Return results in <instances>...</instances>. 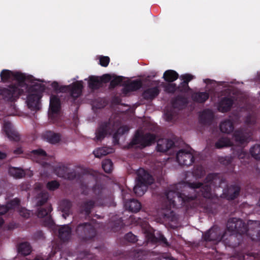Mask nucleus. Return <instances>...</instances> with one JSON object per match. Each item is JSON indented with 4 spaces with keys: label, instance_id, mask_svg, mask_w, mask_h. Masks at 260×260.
<instances>
[{
    "label": "nucleus",
    "instance_id": "7ed1b4c3",
    "mask_svg": "<svg viewBox=\"0 0 260 260\" xmlns=\"http://www.w3.org/2000/svg\"><path fill=\"white\" fill-rule=\"evenodd\" d=\"M222 182V179L216 173L209 174L204 180V182H192L189 183V187L192 189H199V196L208 199H212L213 194L211 186L219 187Z\"/></svg>",
    "mask_w": 260,
    "mask_h": 260
},
{
    "label": "nucleus",
    "instance_id": "aec40b11",
    "mask_svg": "<svg viewBox=\"0 0 260 260\" xmlns=\"http://www.w3.org/2000/svg\"><path fill=\"white\" fill-rule=\"evenodd\" d=\"M213 118V113L210 109H206L204 110L199 116L200 122L205 125L211 124Z\"/></svg>",
    "mask_w": 260,
    "mask_h": 260
},
{
    "label": "nucleus",
    "instance_id": "dca6fc26",
    "mask_svg": "<svg viewBox=\"0 0 260 260\" xmlns=\"http://www.w3.org/2000/svg\"><path fill=\"white\" fill-rule=\"evenodd\" d=\"M241 188L237 185L228 186L223 190V196L229 201H233L239 196Z\"/></svg>",
    "mask_w": 260,
    "mask_h": 260
},
{
    "label": "nucleus",
    "instance_id": "ea45409f",
    "mask_svg": "<svg viewBox=\"0 0 260 260\" xmlns=\"http://www.w3.org/2000/svg\"><path fill=\"white\" fill-rule=\"evenodd\" d=\"M68 171H69V168L63 165H60L57 167L55 169V172L57 175L59 177L63 178L66 176V174Z\"/></svg>",
    "mask_w": 260,
    "mask_h": 260
},
{
    "label": "nucleus",
    "instance_id": "f3484780",
    "mask_svg": "<svg viewBox=\"0 0 260 260\" xmlns=\"http://www.w3.org/2000/svg\"><path fill=\"white\" fill-rule=\"evenodd\" d=\"M5 132L10 140L18 142L20 140V137L18 132L12 128V124L10 122H6L4 124Z\"/></svg>",
    "mask_w": 260,
    "mask_h": 260
},
{
    "label": "nucleus",
    "instance_id": "20e7f679",
    "mask_svg": "<svg viewBox=\"0 0 260 260\" xmlns=\"http://www.w3.org/2000/svg\"><path fill=\"white\" fill-rule=\"evenodd\" d=\"M93 192L95 197L92 199H85L82 201L79 205V209L81 213L89 216L91 210L95 207V205L102 206L104 204L105 198L104 190L103 186L99 183H96L93 186Z\"/></svg>",
    "mask_w": 260,
    "mask_h": 260
},
{
    "label": "nucleus",
    "instance_id": "13d9d810",
    "mask_svg": "<svg viewBox=\"0 0 260 260\" xmlns=\"http://www.w3.org/2000/svg\"><path fill=\"white\" fill-rule=\"evenodd\" d=\"M33 237L35 240H43L45 238L44 233L42 231H38L35 232Z\"/></svg>",
    "mask_w": 260,
    "mask_h": 260
},
{
    "label": "nucleus",
    "instance_id": "bb28decb",
    "mask_svg": "<svg viewBox=\"0 0 260 260\" xmlns=\"http://www.w3.org/2000/svg\"><path fill=\"white\" fill-rule=\"evenodd\" d=\"M125 206L126 208L132 212H138L141 208V203L138 200L134 199L126 202L125 203Z\"/></svg>",
    "mask_w": 260,
    "mask_h": 260
},
{
    "label": "nucleus",
    "instance_id": "2f4dec72",
    "mask_svg": "<svg viewBox=\"0 0 260 260\" xmlns=\"http://www.w3.org/2000/svg\"><path fill=\"white\" fill-rule=\"evenodd\" d=\"M46 138L49 143L54 144L60 141L61 135L58 133L49 132L46 134Z\"/></svg>",
    "mask_w": 260,
    "mask_h": 260
},
{
    "label": "nucleus",
    "instance_id": "a19ab883",
    "mask_svg": "<svg viewBox=\"0 0 260 260\" xmlns=\"http://www.w3.org/2000/svg\"><path fill=\"white\" fill-rule=\"evenodd\" d=\"M250 153L254 158L260 160V145L256 144L251 147Z\"/></svg>",
    "mask_w": 260,
    "mask_h": 260
},
{
    "label": "nucleus",
    "instance_id": "3c124183",
    "mask_svg": "<svg viewBox=\"0 0 260 260\" xmlns=\"http://www.w3.org/2000/svg\"><path fill=\"white\" fill-rule=\"evenodd\" d=\"M194 78V76L190 74H185L181 75L180 79L186 83L188 84V83Z\"/></svg>",
    "mask_w": 260,
    "mask_h": 260
},
{
    "label": "nucleus",
    "instance_id": "f257e3e1",
    "mask_svg": "<svg viewBox=\"0 0 260 260\" xmlns=\"http://www.w3.org/2000/svg\"><path fill=\"white\" fill-rule=\"evenodd\" d=\"M167 201L162 205V209L167 211L171 210L172 208H178L185 206L190 208H196L198 197L194 196H186L184 193L174 189H169L166 193Z\"/></svg>",
    "mask_w": 260,
    "mask_h": 260
},
{
    "label": "nucleus",
    "instance_id": "393cba45",
    "mask_svg": "<svg viewBox=\"0 0 260 260\" xmlns=\"http://www.w3.org/2000/svg\"><path fill=\"white\" fill-rule=\"evenodd\" d=\"M72 207V203L69 200L64 199L60 202L59 208L61 212L63 213L62 215L64 218H66V216L70 214Z\"/></svg>",
    "mask_w": 260,
    "mask_h": 260
},
{
    "label": "nucleus",
    "instance_id": "6e6552de",
    "mask_svg": "<svg viewBox=\"0 0 260 260\" xmlns=\"http://www.w3.org/2000/svg\"><path fill=\"white\" fill-rule=\"evenodd\" d=\"M75 233L82 242H87L93 240L96 235V231L89 222L79 223L76 226Z\"/></svg>",
    "mask_w": 260,
    "mask_h": 260
},
{
    "label": "nucleus",
    "instance_id": "2eb2a0df",
    "mask_svg": "<svg viewBox=\"0 0 260 260\" xmlns=\"http://www.w3.org/2000/svg\"><path fill=\"white\" fill-rule=\"evenodd\" d=\"M114 129V124L110 119L108 121L102 123L96 130L95 140L101 141L106 137L109 132L113 131Z\"/></svg>",
    "mask_w": 260,
    "mask_h": 260
},
{
    "label": "nucleus",
    "instance_id": "4d7b16f0",
    "mask_svg": "<svg viewBox=\"0 0 260 260\" xmlns=\"http://www.w3.org/2000/svg\"><path fill=\"white\" fill-rule=\"evenodd\" d=\"M146 237L148 242H150L152 243H157V237H156L154 234L148 233H147Z\"/></svg>",
    "mask_w": 260,
    "mask_h": 260
},
{
    "label": "nucleus",
    "instance_id": "4468645a",
    "mask_svg": "<svg viewBox=\"0 0 260 260\" xmlns=\"http://www.w3.org/2000/svg\"><path fill=\"white\" fill-rule=\"evenodd\" d=\"M176 159L180 166L187 167L191 166L194 161L192 153L184 149H181L177 152Z\"/></svg>",
    "mask_w": 260,
    "mask_h": 260
},
{
    "label": "nucleus",
    "instance_id": "f704fd0d",
    "mask_svg": "<svg viewBox=\"0 0 260 260\" xmlns=\"http://www.w3.org/2000/svg\"><path fill=\"white\" fill-rule=\"evenodd\" d=\"M9 174L15 178H21L25 176L23 170L15 167H11L9 170Z\"/></svg>",
    "mask_w": 260,
    "mask_h": 260
},
{
    "label": "nucleus",
    "instance_id": "864d4df0",
    "mask_svg": "<svg viewBox=\"0 0 260 260\" xmlns=\"http://www.w3.org/2000/svg\"><path fill=\"white\" fill-rule=\"evenodd\" d=\"M160 242L165 245L166 247L169 246V244L167 241V239L160 233H158V237H157V243Z\"/></svg>",
    "mask_w": 260,
    "mask_h": 260
},
{
    "label": "nucleus",
    "instance_id": "0eeeda50",
    "mask_svg": "<svg viewBox=\"0 0 260 260\" xmlns=\"http://www.w3.org/2000/svg\"><path fill=\"white\" fill-rule=\"evenodd\" d=\"M155 134L150 133L143 134L137 131L128 144V148H133L134 145H138L139 148L143 149L154 144L155 142Z\"/></svg>",
    "mask_w": 260,
    "mask_h": 260
},
{
    "label": "nucleus",
    "instance_id": "a18cd8bd",
    "mask_svg": "<svg viewBox=\"0 0 260 260\" xmlns=\"http://www.w3.org/2000/svg\"><path fill=\"white\" fill-rule=\"evenodd\" d=\"M205 173V170L202 166H196L194 167L193 174L197 178L202 177Z\"/></svg>",
    "mask_w": 260,
    "mask_h": 260
},
{
    "label": "nucleus",
    "instance_id": "7c9ffc66",
    "mask_svg": "<svg viewBox=\"0 0 260 260\" xmlns=\"http://www.w3.org/2000/svg\"><path fill=\"white\" fill-rule=\"evenodd\" d=\"M18 252L22 255H29L31 251V247L30 244L27 242H22L20 243L17 247Z\"/></svg>",
    "mask_w": 260,
    "mask_h": 260
},
{
    "label": "nucleus",
    "instance_id": "8fccbe9b",
    "mask_svg": "<svg viewBox=\"0 0 260 260\" xmlns=\"http://www.w3.org/2000/svg\"><path fill=\"white\" fill-rule=\"evenodd\" d=\"M124 239L125 240L131 243H135L138 241L137 236L134 235L132 232L127 233L124 236Z\"/></svg>",
    "mask_w": 260,
    "mask_h": 260
},
{
    "label": "nucleus",
    "instance_id": "37998d69",
    "mask_svg": "<svg viewBox=\"0 0 260 260\" xmlns=\"http://www.w3.org/2000/svg\"><path fill=\"white\" fill-rule=\"evenodd\" d=\"M96 157L100 158L103 156L107 155L110 153L109 149L106 147L99 148L93 152Z\"/></svg>",
    "mask_w": 260,
    "mask_h": 260
},
{
    "label": "nucleus",
    "instance_id": "39448f33",
    "mask_svg": "<svg viewBox=\"0 0 260 260\" xmlns=\"http://www.w3.org/2000/svg\"><path fill=\"white\" fill-rule=\"evenodd\" d=\"M45 89L44 85L39 83H36L28 88L27 90L30 93L27 97L26 102L28 107L31 110L38 111L41 109L40 100Z\"/></svg>",
    "mask_w": 260,
    "mask_h": 260
},
{
    "label": "nucleus",
    "instance_id": "052dcab7",
    "mask_svg": "<svg viewBox=\"0 0 260 260\" xmlns=\"http://www.w3.org/2000/svg\"><path fill=\"white\" fill-rule=\"evenodd\" d=\"M166 119L167 121H171L174 117V113L172 111H167L165 113Z\"/></svg>",
    "mask_w": 260,
    "mask_h": 260
},
{
    "label": "nucleus",
    "instance_id": "e433bc0d",
    "mask_svg": "<svg viewBox=\"0 0 260 260\" xmlns=\"http://www.w3.org/2000/svg\"><path fill=\"white\" fill-rule=\"evenodd\" d=\"M78 258L80 260H96V256L87 251H83L78 254Z\"/></svg>",
    "mask_w": 260,
    "mask_h": 260
},
{
    "label": "nucleus",
    "instance_id": "6e6d98bb",
    "mask_svg": "<svg viewBox=\"0 0 260 260\" xmlns=\"http://www.w3.org/2000/svg\"><path fill=\"white\" fill-rule=\"evenodd\" d=\"M255 122V118L251 115L246 116L245 123L248 126L254 125Z\"/></svg>",
    "mask_w": 260,
    "mask_h": 260
},
{
    "label": "nucleus",
    "instance_id": "680f3d73",
    "mask_svg": "<svg viewBox=\"0 0 260 260\" xmlns=\"http://www.w3.org/2000/svg\"><path fill=\"white\" fill-rule=\"evenodd\" d=\"M20 215L24 218H27L29 217V211L26 209L23 208L20 210Z\"/></svg>",
    "mask_w": 260,
    "mask_h": 260
},
{
    "label": "nucleus",
    "instance_id": "412c9836",
    "mask_svg": "<svg viewBox=\"0 0 260 260\" xmlns=\"http://www.w3.org/2000/svg\"><path fill=\"white\" fill-rule=\"evenodd\" d=\"M49 109L52 114H57L60 110V101L58 96L52 95L50 98Z\"/></svg>",
    "mask_w": 260,
    "mask_h": 260
},
{
    "label": "nucleus",
    "instance_id": "79ce46f5",
    "mask_svg": "<svg viewBox=\"0 0 260 260\" xmlns=\"http://www.w3.org/2000/svg\"><path fill=\"white\" fill-rule=\"evenodd\" d=\"M164 90L168 93H174L177 91V85L172 82H169L164 85Z\"/></svg>",
    "mask_w": 260,
    "mask_h": 260
},
{
    "label": "nucleus",
    "instance_id": "5fc2aeb1",
    "mask_svg": "<svg viewBox=\"0 0 260 260\" xmlns=\"http://www.w3.org/2000/svg\"><path fill=\"white\" fill-rule=\"evenodd\" d=\"M31 153L36 156H46L47 153L45 151L42 149L34 150L31 151Z\"/></svg>",
    "mask_w": 260,
    "mask_h": 260
},
{
    "label": "nucleus",
    "instance_id": "c756f323",
    "mask_svg": "<svg viewBox=\"0 0 260 260\" xmlns=\"http://www.w3.org/2000/svg\"><path fill=\"white\" fill-rule=\"evenodd\" d=\"M143 85L140 80H135L126 85L124 90L128 91H135L140 89Z\"/></svg>",
    "mask_w": 260,
    "mask_h": 260
},
{
    "label": "nucleus",
    "instance_id": "338daca9",
    "mask_svg": "<svg viewBox=\"0 0 260 260\" xmlns=\"http://www.w3.org/2000/svg\"><path fill=\"white\" fill-rule=\"evenodd\" d=\"M140 219L139 218H137L134 215H131L129 217L128 220L131 224H138L139 223L138 221V220Z\"/></svg>",
    "mask_w": 260,
    "mask_h": 260
},
{
    "label": "nucleus",
    "instance_id": "4be33fe9",
    "mask_svg": "<svg viewBox=\"0 0 260 260\" xmlns=\"http://www.w3.org/2000/svg\"><path fill=\"white\" fill-rule=\"evenodd\" d=\"M160 93V90L157 86L149 88L145 90L142 96L145 100H153Z\"/></svg>",
    "mask_w": 260,
    "mask_h": 260
},
{
    "label": "nucleus",
    "instance_id": "9d476101",
    "mask_svg": "<svg viewBox=\"0 0 260 260\" xmlns=\"http://www.w3.org/2000/svg\"><path fill=\"white\" fill-rule=\"evenodd\" d=\"M226 228L228 231L242 235H248V225L241 219L231 218L228 221Z\"/></svg>",
    "mask_w": 260,
    "mask_h": 260
},
{
    "label": "nucleus",
    "instance_id": "cd10ccee",
    "mask_svg": "<svg viewBox=\"0 0 260 260\" xmlns=\"http://www.w3.org/2000/svg\"><path fill=\"white\" fill-rule=\"evenodd\" d=\"M13 78L16 80L18 82L15 83L19 88L24 87L27 88V85L25 84V81L27 79L26 77L24 74L19 72H14Z\"/></svg>",
    "mask_w": 260,
    "mask_h": 260
},
{
    "label": "nucleus",
    "instance_id": "0e129e2a",
    "mask_svg": "<svg viewBox=\"0 0 260 260\" xmlns=\"http://www.w3.org/2000/svg\"><path fill=\"white\" fill-rule=\"evenodd\" d=\"M70 87V86H69V85H67V86L61 85V86H60L57 92H69Z\"/></svg>",
    "mask_w": 260,
    "mask_h": 260
},
{
    "label": "nucleus",
    "instance_id": "e2e57ef3",
    "mask_svg": "<svg viewBox=\"0 0 260 260\" xmlns=\"http://www.w3.org/2000/svg\"><path fill=\"white\" fill-rule=\"evenodd\" d=\"M10 207L7 205H3L0 207V215H2L6 213L9 210Z\"/></svg>",
    "mask_w": 260,
    "mask_h": 260
},
{
    "label": "nucleus",
    "instance_id": "c9c22d12",
    "mask_svg": "<svg viewBox=\"0 0 260 260\" xmlns=\"http://www.w3.org/2000/svg\"><path fill=\"white\" fill-rule=\"evenodd\" d=\"M110 80L109 89H113L119 85L123 80L124 77L120 76L113 75Z\"/></svg>",
    "mask_w": 260,
    "mask_h": 260
},
{
    "label": "nucleus",
    "instance_id": "09e8293b",
    "mask_svg": "<svg viewBox=\"0 0 260 260\" xmlns=\"http://www.w3.org/2000/svg\"><path fill=\"white\" fill-rule=\"evenodd\" d=\"M99 64L104 67H107L110 61V59L108 56L101 55L99 56Z\"/></svg>",
    "mask_w": 260,
    "mask_h": 260
},
{
    "label": "nucleus",
    "instance_id": "774afa93",
    "mask_svg": "<svg viewBox=\"0 0 260 260\" xmlns=\"http://www.w3.org/2000/svg\"><path fill=\"white\" fill-rule=\"evenodd\" d=\"M155 260H174L173 257L168 255H162L158 257L155 259Z\"/></svg>",
    "mask_w": 260,
    "mask_h": 260
},
{
    "label": "nucleus",
    "instance_id": "c03bdc74",
    "mask_svg": "<svg viewBox=\"0 0 260 260\" xmlns=\"http://www.w3.org/2000/svg\"><path fill=\"white\" fill-rule=\"evenodd\" d=\"M177 91L180 93H187L191 90L188 84L183 81L177 86Z\"/></svg>",
    "mask_w": 260,
    "mask_h": 260
},
{
    "label": "nucleus",
    "instance_id": "a878e982",
    "mask_svg": "<svg viewBox=\"0 0 260 260\" xmlns=\"http://www.w3.org/2000/svg\"><path fill=\"white\" fill-rule=\"evenodd\" d=\"M220 131L223 133L230 134L233 132L234 129V125L233 122L227 119L222 121L219 125Z\"/></svg>",
    "mask_w": 260,
    "mask_h": 260
},
{
    "label": "nucleus",
    "instance_id": "6ab92c4d",
    "mask_svg": "<svg viewBox=\"0 0 260 260\" xmlns=\"http://www.w3.org/2000/svg\"><path fill=\"white\" fill-rule=\"evenodd\" d=\"M234 104V100L232 97H224L219 103L218 110L222 112L229 111Z\"/></svg>",
    "mask_w": 260,
    "mask_h": 260
},
{
    "label": "nucleus",
    "instance_id": "de8ad7c7",
    "mask_svg": "<svg viewBox=\"0 0 260 260\" xmlns=\"http://www.w3.org/2000/svg\"><path fill=\"white\" fill-rule=\"evenodd\" d=\"M60 184L56 180L49 181L46 185L47 188L51 191H54L58 188Z\"/></svg>",
    "mask_w": 260,
    "mask_h": 260
},
{
    "label": "nucleus",
    "instance_id": "69168bd1",
    "mask_svg": "<svg viewBox=\"0 0 260 260\" xmlns=\"http://www.w3.org/2000/svg\"><path fill=\"white\" fill-rule=\"evenodd\" d=\"M20 204V200L17 198L11 201L9 204L11 207H16Z\"/></svg>",
    "mask_w": 260,
    "mask_h": 260
},
{
    "label": "nucleus",
    "instance_id": "a211bd4d",
    "mask_svg": "<svg viewBox=\"0 0 260 260\" xmlns=\"http://www.w3.org/2000/svg\"><path fill=\"white\" fill-rule=\"evenodd\" d=\"M69 92L70 95L75 99L78 98L82 93V89L83 88V82L82 81H78L69 85Z\"/></svg>",
    "mask_w": 260,
    "mask_h": 260
},
{
    "label": "nucleus",
    "instance_id": "423d86ee",
    "mask_svg": "<svg viewBox=\"0 0 260 260\" xmlns=\"http://www.w3.org/2000/svg\"><path fill=\"white\" fill-rule=\"evenodd\" d=\"M137 183L134 187V191L136 196L141 197L146 191L148 185L154 182L152 176L143 169H140L137 172Z\"/></svg>",
    "mask_w": 260,
    "mask_h": 260
},
{
    "label": "nucleus",
    "instance_id": "49530a36",
    "mask_svg": "<svg viewBox=\"0 0 260 260\" xmlns=\"http://www.w3.org/2000/svg\"><path fill=\"white\" fill-rule=\"evenodd\" d=\"M156 149L157 151L161 152H166L168 151V147H167V144H166L165 142V140H162L158 142Z\"/></svg>",
    "mask_w": 260,
    "mask_h": 260
},
{
    "label": "nucleus",
    "instance_id": "b1692460",
    "mask_svg": "<svg viewBox=\"0 0 260 260\" xmlns=\"http://www.w3.org/2000/svg\"><path fill=\"white\" fill-rule=\"evenodd\" d=\"M209 98V93L207 91L196 92L192 95V100L198 103L203 104Z\"/></svg>",
    "mask_w": 260,
    "mask_h": 260
},
{
    "label": "nucleus",
    "instance_id": "603ef678",
    "mask_svg": "<svg viewBox=\"0 0 260 260\" xmlns=\"http://www.w3.org/2000/svg\"><path fill=\"white\" fill-rule=\"evenodd\" d=\"M76 176L77 174L75 170H69L66 174V176H65L64 178L69 180H73L76 178Z\"/></svg>",
    "mask_w": 260,
    "mask_h": 260
},
{
    "label": "nucleus",
    "instance_id": "4c0bfd02",
    "mask_svg": "<svg viewBox=\"0 0 260 260\" xmlns=\"http://www.w3.org/2000/svg\"><path fill=\"white\" fill-rule=\"evenodd\" d=\"M102 166L104 171L107 173H110L113 170V162L110 159L103 160Z\"/></svg>",
    "mask_w": 260,
    "mask_h": 260
},
{
    "label": "nucleus",
    "instance_id": "9b49d317",
    "mask_svg": "<svg viewBox=\"0 0 260 260\" xmlns=\"http://www.w3.org/2000/svg\"><path fill=\"white\" fill-rule=\"evenodd\" d=\"M111 75L108 74H104L102 76H90L88 77V86L92 90H95L102 87L104 83L110 82Z\"/></svg>",
    "mask_w": 260,
    "mask_h": 260
},
{
    "label": "nucleus",
    "instance_id": "c85d7f7f",
    "mask_svg": "<svg viewBox=\"0 0 260 260\" xmlns=\"http://www.w3.org/2000/svg\"><path fill=\"white\" fill-rule=\"evenodd\" d=\"M179 78V74L174 70H169L165 72L163 78L168 82H173Z\"/></svg>",
    "mask_w": 260,
    "mask_h": 260
},
{
    "label": "nucleus",
    "instance_id": "f8f14e48",
    "mask_svg": "<svg viewBox=\"0 0 260 260\" xmlns=\"http://www.w3.org/2000/svg\"><path fill=\"white\" fill-rule=\"evenodd\" d=\"M252 134L251 131L248 128L241 127L234 131L233 138L237 143L242 145L249 141Z\"/></svg>",
    "mask_w": 260,
    "mask_h": 260
},
{
    "label": "nucleus",
    "instance_id": "ddd939ff",
    "mask_svg": "<svg viewBox=\"0 0 260 260\" xmlns=\"http://www.w3.org/2000/svg\"><path fill=\"white\" fill-rule=\"evenodd\" d=\"M52 208L50 204H47L44 207L39 206L37 210V216L39 218H45L43 221L46 226H51L54 224V221L50 215Z\"/></svg>",
    "mask_w": 260,
    "mask_h": 260
},
{
    "label": "nucleus",
    "instance_id": "58836bf2",
    "mask_svg": "<svg viewBox=\"0 0 260 260\" xmlns=\"http://www.w3.org/2000/svg\"><path fill=\"white\" fill-rule=\"evenodd\" d=\"M13 73L14 72L12 71L8 70L5 69L2 70L0 74L2 81L5 82L9 80L12 79L13 76Z\"/></svg>",
    "mask_w": 260,
    "mask_h": 260
},
{
    "label": "nucleus",
    "instance_id": "1a4fd4ad",
    "mask_svg": "<svg viewBox=\"0 0 260 260\" xmlns=\"http://www.w3.org/2000/svg\"><path fill=\"white\" fill-rule=\"evenodd\" d=\"M23 93V89L19 88L15 84H11L0 88V95L4 101L7 102L16 101Z\"/></svg>",
    "mask_w": 260,
    "mask_h": 260
},
{
    "label": "nucleus",
    "instance_id": "72a5a7b5",
    "mask_svg": "<svg viewBox=\"0 0 260 260\" xmlns=\"http://www.w3.org/2000/svg\"><path fill=\"white\" fill-rule=\"evenodd\" d=\"M49 193L47 192H41L38 194L37 199V206H43L46 203L49 199Z\"/></svg>",
    "mask_w": 260,
    "mask_h": 260
},
{
    "label": "nucleus",
    "instance_id": "bf43d9fd",
    "mask_svg": "<svg viewBox=\"0 0 260 260\" xmlns=\"http://www.w3.org/2000/svg\"><path fill=\"white\" fill-rule=\"evenodd\" d=\"M128 131H129V128L127 126L123 125V126L120 127L118 129L117 133L120 135H123L125 133L128 132Z\"/></svg>",
    "mask_w": 260,
    "mask_h": 260
},
{
    "label": "nucleus",
    "instance_id": "f03ea898",
    "mask_svg": "<svg viewBox=\"0 0 260 260\" xmlns=\"http://www.w3.org/2000/svg\"><path fill=\"white\" fill-rule=\"evenodd\" d=\"M225 233L222 231L217 226H213L202 235L203 244L209 248H214V247L219 242L223 241L225 244L230 247H236L239 243H234L236 237L234 235H230L225 238Z\"/></svg>",
    "mask_w": 260,
    "mask_h": 260
},
{
    "label": "nucleus",
    "instance_id": "473e14b6",
    "mask_svg": "<svg viewBox=\"0 0 260 260\" xmlns=\"http://www.w3.org/2000/svg\"><path fill=\"white\" fill-rule=\"evenodd\" d=\"M232 143L230 139L227 137H222L220 138L215 144L216 148L220 149L224 147L231 146Z\"/></svg>",
    "mask_w": 260,
    "mask_h": 260
},
{
    "label": "nucleus",
    "instance_id": "5701e85b",
    "mask_svg": "<svg viewBox=\"0 0 260 260\" xmlns=\"http://www.w3.org/2000/svg\"><path fill=\"white\" fill-rule=\"evenodd\" d=\"M71 229L68 225H63L59 229V238L62 242L68 241L71 238Z\"/></svg>",
    "mask_w": 260,
    "mask_h": 260
}]
</instances>
